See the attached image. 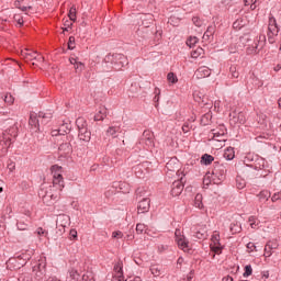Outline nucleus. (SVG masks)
Listing matches in <instances>:
<instances>
[{
  "label": "nucleus",
  "instance_id": "20e7f679",
  "mask_svg": "<svg viewBox=\"0 0 281 281\" xmlns=\"http://www.w3.org/2000/svg\"><path fill=\"white\" fill-rule=\"evenodd\" d=\"M18 135L19 130L16 126H12L2 133L0 136V157L8 155V148L14 144V139H16Z\"/></svg>",
  "mask_w": 281,
  "mask_h": 281
},
{
  "label": "nucleus",
  "instance_id": "c85d7f7f",
  "mask_svg": "<svg viewBox=\"0 0 281 281\" xmlns=\"http://www.w3.org/2000/svg\"><path fill=\"white\" fill-rule=\"evenodd\" d=\"M69 131H70L69 124L65 123L59 127V130H54L52 132V135H53V137L56 135H65V133H69Z\"/></svg>",
  "mask_w": 281,
  "mask_h": 281
},
{
  "label": "nucleus",
  "instance_id": "4d7b16f0",
  "mask_svg": "<svg viewBox=\"0 0 281 281\" xmlns=\"http://www.w3.org/2000/svg\"><path fill=\"white\" fill-rule=\"evenodd\" d=\"M154 93V102H159V94L161 93V90H159V88H155Z\"/></svg>",
  "mask_w": 281,
  "mask_h": 281
},
{
  "label": "nucleus",
  "instance_id": "6e6552de",
  "mask_svg": "<svg viewBox=\"0 0 281 281\" xmlns=\"http://www.w3.org/2000/svg\"><path fill=\"white\" fill-rule=\"evenodd\" d=\"M76 125L79 131V139L81 142H91V131H89V127L87 126V120H85V117H78Z\"/></svg>",
  "mask_w": 281,
  "mask_h": 281
},
{
  "label": "nucleus",
  "instance_id": "338daca9",
  "mask_svg": "<svg viewBox=\"0 0 281 281\" xmlns=\"http://www.w3.org/2000/svg\"><path fill=\"white\" fill-rule=\"evenodd\" d=\"M19 10H21L22 12H25L26 10H32V5H29V7H21L18 8Z\"/></svg>",
  "mask_w": 281,
  "mask_h": 281
},
{
  "label": "nucleus",
  "instance_id": "bf43d9fd",
  "mask_svg": "<svg viewBox=\"0 0 281 281\" xmlns=\"http://www.w3.org/2000/svg\"><path fill=\"white\" fill-rule=\"evenodd\" d=\"M113 238H123L124 234L121 231H115L112 233Z\"/></svg>",
  "mask_w": 281,
  "mask_h": 281
},
{
  "label": "nucleus",
  "instance_id": "a211bd4d",
  "mask_svg": "<svg viewBox=\"0 0 281 281\" xmlns=\"http://www.w3.org/2000/svg\"><path fill=\"white\" fill-rule=\"evenodd\" d=\"M22 56L25 58V60H36L37 63H43L44 58L43 56L38 55L36 52H30V50H22Z\"/></svg>",
  "mask_w": 281,
  "mask_h": 281
},
{
  "label": "nucleus",
  "instance_id": "6ab92c4d",
  "mask_svg": "<svg viewBox=\"0 0 281 281\" xmlns=\"http://www.w3.org/2000/svg\"><path fill=\"white\" fill-rule=\"evenodd\" d=\"M210 76H212V69L207 66L199 67L195 71V78L198 79L210 78Z\"/></svg>",
  "mask_w": 281,
  "mask_h": 281
},
{
  "label": "nucleus",
  "instance_id": "f257e3e1",
  "mask_svg": "<svg viewBox=\"0 0 281 281\" xmlns=\"http://www.w3.org/2000/svg\"><path fill=\"white\" fill-rule=\"evenodd\" d=\"M50 172L53 175V186H49L48 190H45V186H43L38 192V196H42L44 203H49V199L50 201H56L65 188L63 167L53 165L50 167Z\"/></svg>",
  "mask_w": 281,
  "mask_h": 281
},
{
  "label": "nucleus",
  "instance_id": "ea45409f",
  "mask_svg": "<svg viewBox=\"0 0 281 281\" xmlns=\"http://www.w3.org/2000/svg\"><path fill=\"white\" fill-rule=\"evenodd\" d=\"M150 271L155 278H159V276H161V269L159 268V266H151Z\"/></svg>",
  "mask_w": 281,
  "mask_h": 281
},
{
  "label": "nucleus",
  "instance_id": "0e129e2a",
  "mask_svg": "<svg viewBox=\"0 0 281 281\" xmlns=\"http://www.w3.org/2000/svg\"><path fill=\"white\" fill-rule=\"evenodd\" d=\"M182 131H183V133H189V132H190V124L184 123V124L182 125Z\"/></svg>",
  "mask_w": 281,
  "mask_h": 281
},
{
  "label": "nucleus",
  "instance_id": "5701e85b",
  "mask_svg": "<svg viewBox=\"0 0 281 281\" xmlns=\"http://www.w3.org/2000/svg\"><path fill=\"white\" fill-rule=\"evenodd\" d=\"M183 192V183L179 180L175 181L171 186V194L172 196H179Z\"/></svg>",
  "mask_w": 281,
  "mask_h": 281
},
{
  "label": "nucleus",
  "instance_id": "f03ea898",
  "mask_svg": "<svg viewBox=\"0 0 281 281\" xmlns=\"http://www.w3.org/2000/svg\"><path fill=\"white\" fill-rule=\"evenodd\" d=\"M244 164L248 168H252L254 170H263L265 175L261 177H267L269 172H271V168L269 167V162L258 154H247L244 157Z\"/></svg>",
  "mask_w": 281,
  "mask_h": 281
},
{
  "label": "nucleus",
  "instance_id": "09e8293b",
  "mask_svg": "<svg viewBox=\"0 0 281 281\" xmlns=\"http://www.w3.org/2000/svg\"><path fill=\"white\" fill-rule=\"evenodd\" d=\"M136 232L137 234H144L146 232V224L138 223L136 225Z\"/></svg>",
  "mask_w": 281,
  "mask_h": 281
},
{
  "label": "nucleus",
  "instance_id": "4468645a",
  "mask_svg": "<svg viewBox=\"0 0 281 281\" xmlns=\"http://www.w3.org/2000/svg\"><path fill=\"white\" fill-rule=\"evenodd\" d=\"M212 102L211 103H205L203 106L204 111H207L206 113H204L201 117V124L202 126H207L210 124V122H212Z\"/></svg>",
  "mask_w": 281,
  "mask_h": 281
},
{
  "label": "nucleus",
  "instance_id": "7ed1b4c3",
  "mask_svg": "<svg viewBox=\"0 0 281 281\" xmlns=\"http://www.w3.org/2000/svg\"><path fill=\"white\" fill-rule=\"evenodd\" d=\"M126 65H128V58L123 54H108L103 59V69L105 71H111V69L120 71Z\"/></svg>",
  "mask_w": 281,
  "mask_h": 281
},
{
  "label": "nucleus",
  "instance_id": "f8f14e48",
  "mask_svg": "<svg viewBox=\"0 0 281 281\" xmlns=\"http://www.w3.org/2000/svg\"><path fill=\"white\" fill-rule=\"evenodd\" d=\"M176 243L179 247V249H182V251H190V241H188V238L186 236L181 235V231H176Z\"/></svg>",
  "mask_w": 281,
  "mask_h": 281
},
{
  "label": "nucleus",
  "instance_id": "0eeeda50",
  "mask_svg": "<svg viewBox=\"0 0 281 281\" xmlns=\"http://www.w3.org/2000/svg\"><path fill=\"white\" fill-rule=\"evenodd\" d=\"M227 164L214 162V168L212 171L213 183L218 186L222 181H225V177L227 175Z\"/></svg>",
  "mask_w": 281,
  "mask_h": 281
},
{
  "label": "nucleus",
  "instance_id": "3c124183",
  "mask_svg": "<svg viewBox=\"0 0 281 281\" xmlns=\"http://www.w3.org/2000/svg\"><path fill=\"white\" fill-rule=\"evenodd\" d=\"M75 43H76V37L70 36L68 41V49H75L76 48Z\"/></svg>",
  "mask_w": 281,
  "mask_h": 281
},
{
  "label": "nucleus",
  "instance_id": "72a5a7b5",
  "mask_svg": "<svg viewBox=\"0 0 281 281\" xmlns=\"http://www.w3.org/2000/svg\"><path fill=\"white\" fill-rule=\"evenodd\" d=\"M212 161H214V156L209 155V154L202 155L201 164H203L204 166H210L212 164Z\"/></svg>",
  "mask_w": 281,
  "mask_h": 281
},
{
  "label": "nucleus",
  "instance_id": "6e6d98bb",
  "mask_svg": "<svg viewBox=\"0 0 281 281\" xmlns=\"http://www.w3.org/2000/svg\"><path fill=\"white\" fill-rule=\"evenodd\" d=\"M271 201H272V203H276V202H278V201H281V191L274 193V194L271 196Z\"/></svg>",
  "mask_w": 281,
  "mask_h": 281
},
{
  "label": "nucleus",
  "instance_id": "79ce46f5",
  "mask_svg": "<svg viewBox=\"0 0 281 281\" xmlns=\"http://www.w3.org/2000/svg\"><path fill=\"white\" fill-rule=\"evenodd\" d=\"M196 43H199V38L196 36L189 37L187 40L188 47H194L196 45Z\"/></svg>",
  "mask_w": 281,
  "mask_h": 281
},
{
  "label": "nucleus",
  "instance_id": "a19ab883",
  "mask_svg": "<svg viewBox=\"0 0 281 281\" xmlns=\"http://www.w3.org/2000/svg\"><path fill=\"white\" fill-rule=\"evenodd\" d=\"M245 186H247V182L243 178L237 177L236 187L238 188V190H243Z\"/></svg>",
  "mask_w": 281,
  "mask_h": 281
},
{
  "label": "nucleus",
  "instance_id": "393cba45",
  "mask_svg": "<svg viewBox=\"0 0 281 281\" xmlns=\"http://www.w3.org/2000/svg\"><path fill=\"white\" fill-rule=\"evenodd\" d=\"M214 32H216V26L210 25L202 37L203 41H212L214 38Z\"/></svg>",
  "mask_w": 281,
  "mask_h": 281
},
{
  "label": "nucleus",
  "instance_id": "7c9ffc66",
  "mask_svg": "<svg viewBox=\"0 0 281 281\" xmlns=\"http://www.w3.org/2000/svg\"><path fill=\"white\" fill-rule=\"evenodd\" d=\"M167 170H170L171 172H175L179 168V161L177 158H171L167 165H166Z\"/></svg>",
  "mask_w": 281,
  "mask_h": 281
},
{
  "label": "nucleus",
  "instance_id": "864d4df0",
  "mask_svg": "<svg viewBox=\"0 0 281 281\" xmlns=\"http://www.w3.org/2000/svg\"><path fill=\"white\" fill-rule=\"evenodd\" d=\"M4 102L7 104H14V97H12V94H5Z\"/></svg>",
  "mask_w": 281,
  "mask_h": 281
},
{
  "label": "nucleus",
  "instance_id": "69168bd1",
  "mask_svg": "<svg viewBox=\"0 0 281 281\" xmlns=\"http://www.w3.org/2000/svg\"><path fill=\"white\" fill-rule=\"evenodd\" d=\"M112 194H115V189H110L105 192V196L109 199Z\"/></svg>",
  "mask_w": 281,
  "mask_h": 281
},
{
  "label": "nucleus",
  "instance_id": "ddd939ff",
  "mask_svg": "<svg viewBox=\"0 0 281 281\" xmlns=\"http://www.w3.org/2000/svg\"><path fill=\"white\" fill-rule=\"evenodd\" d=\"M139 144H144L146 148H155V136L150 133V131H145Z\"/></svg>",
  "mask_w": 281,
  "mask_h": 281
},
{
  "label": "nucleus",
  "instance_id": "2eb2a0df",
  "mask_svg": "<svg viewBox=\"0 0 281 281\" xmlns=\"http://www.w3.org/2000/svg\"><path fill=\"white\" fill-rule=\"evenodd\" d=\"M70 217L67 214L57 216L56 225L59 227V232H65V227H68Z\"/></svg>",
  "mask_w": 281,
  "mask_h": 281
},
{
  "label": "nucleus",
  "instance_id": "9b49d317",
  "mask_svg": "<svg viewBox=\"0 0 281 281\" xmlns=\"http://www.w3.org/2000/svg\"><path fill=\"white\" fill-rule=\"evenodd\" d=\"M211 250L214 254H221L223 251V245H221V234L218 232H214L211 237Z\"/></svg>",
  "mask_w": 281,
  "mask_h": 281
},
{
  "label": "nucleus",
  "instance_id": "8fccbe9b",
  "mask_svg": "<svg viewBox=\"0 0 281 281\" xmlns=\"http://www.w3.org/2000/svg\"><path fill=\"white\" fill-rule=\"evenodd\" d=\"M75 69L77 74H81V71H85V64H82L81 61H78L75 66Z\"/></svg>",
  "mask_w": 281,
  "mask_h": 281
},
{
  "label": "nucleus",
  "instance_id": "052dcab7",
  "mask_svg": "<svg viewBox=\"0 0 281 281\" xmlns=\"http://www.w3.org/2000/svg\"><path fill=\"white\" fill-rule=\"evenodd\" d=\"M8 169L10 170V172H14V170L16 169V164H14L13 161L8 162Z\"/></svg>",
  "mask_w": 281,
  "mask_h": 281
},
{
  "label": "nucleus",
  "instance_id": "de8ad7c7",
  "mask_svg": "<svg viewBox=\"0 0 281 281\" xmlns=\"http://www.w3.org/2000/svg\"><path fill=\"white\" fill-rule=\"evenodd\" d=\"M248 221L250 223L251 229H256L258 227V220L255 216H250Z\"/></svg>",
  "mask_w": 281,
  "mask_h": 281
},
{
  "label": "nucleus",
  "instance_id": "a18cd8bd",
  "mask_svg": "<svg viewBox=\"0 0 281 281\" xmlns=\"http://www.w3.org/2000/svg\"><path fill=\"white\" fill-rule=\"evenodd\" d=\"M251 273H254V269L251 268V265H247L245 267V272H244V278H249V276H251Z\"/></svg>",
  "mask_w": 281,
  "mask_h": 281
},
{
  "label": "nucleus",
  "instance_id": "58836bf2",
  "mask_svg": "<svg viewBox=\"0 0 281 281\" xmlns=\"http://www.w3.org/2000/svg\"><path fill=\"white\" fill-rule=\"evenodd\" d=\"M229 229H231L232 234H238V233H240L241 227H240L239 223H233V224H231Z\"/></svg>",
  "mask_w": 281,
  "mask_h": 281
},
{
  "label": "nucleus",
  "instance_id": "774afa93",
  "mask_svg": "<svg viewBox=\"0 0 281 281\" xmlns=\"http://www.w3.org/2000/svg\"><path fill=\"white\" fill-rule=\"evenodd\" d=\"M280 70H281V61L273 67V71H280Z\"/></svg>",
  "mask_w": 281,
  "mask_h": 281
},
{
  "label": "nucleus",
  "instance_id": "b1692460",
  "mask_svg": "<svg viewBox=\"0 0 281 281\" xmlns=\"http://www.w3.org/2000/svg\"><path fill=\"white\" fill-rule=\"evenodd\" d=\"M114 280L116 281H124V272L122 271V263L117 262L116 265H114Z\"/></svg>",
  "mask_w": 281,
  "mask_h": 281
},
{
  "label": "nucleus",
  "instance_id": "37998d69",
  "mask_svg": "<svg viewBox=\"0 0 281 281\" xmlns=\"http://www.w3.org/2000/svg\"><path fill=\"white\" fill-rule=\"evenodd\" d=\"M192 21H193V25L195 27H203V21L201 20V18L199 16H193L192 18Z\"/></svg>",
  "mask_w": 281,
  "mask_h": 281
},
{
  "label": "nucleus",
  "instance_id": "39448f33",
  "mask_svg": "<svg viewBox=\"0 0 281 281\" xmlns=\"http://www.w3.org/2000/svg\"><path fill=\"white\" fill-rule=\"evenodd\" d=\"M50 120L52 113L40 112L38 115L31 113L29 124L33 133H38V131H41V124H47Z\"/></svg>",
  "mask_w": 281,
  "mask_h": 281
},
{
  "label": "nucleus",
  "instance_id": "a878e982",
  "mask_svg": "<svg viewBox=\"0 0 281 281\" xmlns=\"http://www.w3.org/2000/svg\"><path fill=\"white\" fill-rule=\"evenodd\" d=\"M68 280L80 281V271L78 270V268H71L68 271Z\"/></svg>",
  "mask_w": 281,
  "mask_h": 281
},
{
  "label": "nucleus",
  "instance_id": "dca6fc26",
  "mask_svg": "<svg viewBox=\"0 0 281 281\" xmlns=\"http://www.w3.org/2000/svg\"><path fill=\"white\" fill-rule=\"evenodd\" d=\"M150 211V199L144 198L138 202L137 205V214H146V212Z\"/></svg>",
  "mask_w": 281,
  "mask_h": 281
},
{
  "label": "nucleus",
  "instance_id": "bb28decb",
  "mask_svg": "<svg viewBox=\"0 0 281 281\" xmlns=\"http://www.w3.org/2000/svg\"><path fill=\"white\" fill-rule=\"evenodd\" d=\"M106 117V108H99L98 112L94 115V122H102Z\"/></svg>",
  "mask_w": 281,
  "mask_h": 281
},
{
  "label": "nucleus",
  "instance_id": "2f4dec72",
  "mask_svg": "<svg viewBox=\"0 0 281 281\" xmlns=\"http://www.w3.org/2000/svg\"><path fill=\"white\" fill-rule=\"evenodd\" d=\"M258 199L261 203H266V201H269V199H271V192L269 190H262L258 194Z\"/></svg>",
  "mask_w": 281,
  "mask_h": 281
},
{
  "label": "nucleus",
  "instance_id": "9d476101",
  "mask_svg": "<svg viewBox=\"0 0 281 281\" xmlns=\"http://www.w3.org/2000/svg\"><path fill=\"white\" fill-rule=\"evenodd\" d=\"M267 43V36L266 35H259L255 38L254 44L248 47L249 54H258Z\"/></svg>",
  "mask_w": 281,
  "mask_h": 281
},
{
  "label": "nucleus",
  "instance_id": "473e14b6",
  "mask_svg": "<svg viewBox=\"0 0 281 281\" xmlns=\"http://www.w3.org/2000/svg\"><path fill=\"white\" fill-rule=\"evenodd\" d=\"M59 153H63V155H69L71 151V144L69 143H63L59 148Z\"/></svg>",
  "mask_w": 281,
  "mask_h": 281
},
{
  "label": "nucleus",
  "instance_id": "e2e57ef3",
  "mask_svg": "<svg viewBox=\"0 0 281 281\" xmlns=\"http://www.w3.org/2000/svg\"><path fill=\"white\" fill-rule=\"evenodd\" d=\"M146 166H148V162H143V164H140V165H137V166L135 167V172H136V175H137V170H138V171L142 170V168H145Z\"/></svg>",
  "mask_w": 281,
  "mask_h": 281
},
{
  "label": "nucleus",
  "instance_id": "5fc2aeb1",
  "mask_svg": "<svg viewBox=\"0 0 281 281\" xmlns=\"http://www.w3.org/2000/svg\"><path fill=\"white\" fill-rule=\"evenodd\" d=\"M247 249H248L249 254H251V251H258L256 244H254L251 241L247 244Z\"/></svg>",
  "mask_w": 281,
  "mask_h": 281
},
{
  "label": "nucleus",
  "instance_id": "49530a36",
  "mask_svg": "<svg viewBox=\"0 0 281 281\" xmlns=\"http://www.w3.org/2000/svg\"><path fill=\"white\" fill-rule=\"evenodd\" d=\"M229 72H231V78H238V76H240V74L236 69V66H231Z\"/></svg>",
  "mask_w": 281,
  "mask_h": 281
},
{
  "label": "nucleus",
  "instance_id": "c03bdc74",
  "mask_svg": "<svg viewBox=\"0 0 281 281\" xmlns=\"http://www.w3.org/2000/svg\"><path fill=\"white\" fill-rule=\"evenodd\" d=\"M68 16L70 21L76 22V5H72L69 10Z\"/></svg>",
  "mask_w": 281,
  "mask_h": 281
},
{
  "label": "nucleus",
  "instance_id": "c756f323",
  "mask_svg": "<svg viewBox=\"0 0 281 281\" xmlns=\"http://www.w3.org/2000/svg\"><path fill=\"white\" fill-rule=\"evenodd\" d=\"M225 133H227V130H221L220 132L213 130V139L215 142H225Z\"/></svg>",
  "mask_w": 281,
  "mask_h": 281
},
{
  "label": "nucleus",
  "instance_id": "4be33fe9",
  "mask_svg": "<svg viewBox=\"0 0 281 281\" xmlns=\"http://www.w3.org/2000/svg\"><path fill=\"white\" fill-rule=\"evenodd\" d=\"M273 249H278V243L268 241L265 247V258H271V256H273Z\"/></svg>",
  "mask_w": 281,
  "mask_h": 281
},
{
  "label": "nucleus",
  "instance_id": "c9c22d12",
  "mask_svg": "<svg viewBox=\"0 0 281 281\" xmlns=\"http://www.w3.org/2000/svg\"><path fill=\"white\" fill-rule=\"evenodd\" d=\"M203 54H205L203 48L198 47L195 50L191 52V58H199V57L203 56Z\"/></svg>",
  "mask_w": 281,
  "mask_h": 281
},
{
  "label": "nucleus",
  "instance_id": "603ef678",
  "mask_svg": "<svg viewBox=\"0 0 281 281\" xmlns=\"http://www.w3.org/2000/svg\"><path fill=\"white\" fill-rule=\"evenodd\" d=\"M237 121L239 122V124H245V122L247 121V119L245 117V113L239 112L237 114Z\"/></svg>",
  "mask_w": 281,
  "mask_h": 281
},
{
  "label": "nucleus",
  "instance_id": "4c0bfd02",
  "mask_svg": "<svg viewBox=\"0 0 281 281\" xmlns=\"http://www.w3.org/2000/svg\"><path fill=\"white\" fill-rule=\"evenodd\" d=\"M202 201H203V195L196 194L194 205H195V207H199V210L203 209V202Z\"/></svg>",
  "mask_w": 281,
  "mask_h": 281
},
{
  "label": "nucleus",
  "instance_id": "423d86ee",
  "mask_svg": "<svg viewBox=\"0 0 281 281\" xmlns=\"http://www.w3.org/2000/svg\"><path fill=\"white\" fill-rule=\"evenodd\" d=\"M32 254L33 252L31 250L30 254H22L18 257L10 258L7 261V269H9L10 271H14L16 269H21V267H25L27 260L32 258Z\"/></svg>",
  "mask_w": 281,
  "mask_h": 281
},
{
  "label": "nucleus",
  "instance_id": "aec40b11",
  "mask_svg": "<svg viewBox=\"0 0 281 281\" xmlns=\"http://www.w3.org/2000/svg\"><path fill=\"white\" fill-rule=\"evenodd\" d=\"M31 223L30 216L24 215L18 220L16 227L20 232H25Z\"/></svg>",
  "mask_w": 281,
  "mask_h": 281
},
{
  "label": "nucleus",
  "instance_id": "13d9d810",
  "mask_svg": "<svg viewBox=\"0 0 281 281\" xmlns=\"http://www.w3.org/2000/svg\"><path fill=\"white\" fill-rule=\"evenodd\" d=\"M18 280L19 281H32V277H30V274H21Z\"/></svg>",
  "mask_w": 281,
  "mask_h": 281
},
{
  "label": "nucleus",
  "instance_id": "412c9836",
  "mask_svg": "<svg viewBox=\"0 0 281 281\" xmlns=\"http://www.w3.org/2000/svg\"><path fill=\"white\" fill-rule=\"evenodd\" d=\"M33 272L35 273L37 280H43V278H45V265L41 262L36 263L33 267Z\"/></svg>",
  "mask_w": 281,
  "mask_h": 281
},
{
  "label": "nucleus",
  "instance_id": "e433bc0d",
  "mask_svg": "<svg viewBox=\"0 0 281 281\" xmlns=\"http://www.w3.org/2000/svg\"><path fill=\"white\" fill-rule=\"evenodd\" d=\"M167 80L168 82H170L171 85H177V82H179V79L177 78V75H175V72H169L167 75Z\"/></svg>",
  "mask_w": 281,
  "mask_h": 281
},
{
  "label": "nucleus",
  "instance_id": "f3484780",
  "mask_svg": "<svg viewBox=\"0 0 281 281\" xmlns=\"http://www.w3.org/2000/svg\"><path fill=\"white\" fill-rule=\"evenodd\" d=\"M191 234L193 238L198 240H204L205 236H207V231L201 226H195L191 228Z\"/></svg>",
  "mask_w": 281,
  "mask_h": 281
},
{
  "label": "nucleus",
  "instance_id": "680f3d73",
  "mask_svg": "<svg viewBox=\"0 0 281 281\" xmlns=\"http://www.w3.org/2000/svg\"><path fill=\"white\" fill-rule=\"evenodd\" d=\"M14 21L18 23V25H20V27L23 25V18L15 15Z\"/></svg>",
  "mask_w": 281,
  "mask_h": 281
},
{
  "label": "nucleus",
  "instance_id": "cd10ccee",
  "mask_svg": "<svg viewBox=\"0 0 281 281\" xmlns=\"http://www.w3.org/2000/svg\"><path fill=\"white\" fill-rule=\"evenodd\" d=\"M120 133H122V128L120 126H110L106 131V135L110 137H120Z\"/></svg>",
  "mask_w": 281,
  "mask_h": 281
},
{
  "label": "nucleus",
  "instance_id": "1a4fd4ad",
  "mask_svg": "<svg viewBox=\"0 0 281 281\" xmlns=\"http://www.w3.org/2000/svg\"><path fill=\"white\" fill-rule=\"evenodd\" d=\"M278 34H280V27L278 26V22L273 15L269 16L268 21V43L273 45L276 40L278 38Z\"/></svg>",
  "mask_w": 281,
  "mask_h": 281
},
{
  "label": "nucleus",
  "instance_id": "f704fd0d",
  "mask_svg": "<svg viewBox=\"0 0 281 281\" xmlns=\"http://www.w3.org/2000/svg\"><path fill=\"white\" fill-rule=\"evenodd\" d=\"M224 157L226 158L227 161H232V159H234L235 157L234 148H227L224 153Z\"/></svg>",
  "mask_w": 281,
  "mask_h": 281
}]
</instances>
